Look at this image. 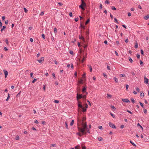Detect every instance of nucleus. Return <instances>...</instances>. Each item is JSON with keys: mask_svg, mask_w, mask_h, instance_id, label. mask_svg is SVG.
Segmentation results:
<instances>
[{"mask_svg": "<svg viewBox=\"0 0 149 149\" xmlns=\"http://www.w3.org/2000/svg\"><path fill=\"white\" fill-rule=\"evenodd\" d=\"M77 125L78 130L79 132L77 133V134L80 136H81L85 134V132L84 129H82L81 128V127H80L81 125H79L78 123H77Z\"/></svg>", "mask_w": 149, "mask_h": 149, "instance_id": "f257e3e1", "label": "nucleus"}, {"mask_svg": "<svg viewBox=\"0 0 149 149\" xmlns=\"http://www.w3.org/2000/svg\"><path fill=\"white\" fill-rule=\"evenodd\" d=\"M81 126L82 127H81V128L82 129H84L85 132V134H86L87 133L85 131L86 130L88 133H90L89 129L87 127V125L86 122H85V123H82L81 124Z\"/></svg>", "mask_w": 149, "mask_h": 149, "instance_id": "f03ea898", "label": "nucleus"}, {"mask_svg": "<svg viewBox=\"0 0 149 149\" xmlns=\"http://www.w3.org/2000/svg\"><path fill=\"white\" fill-rule=\"evenodd\" d=\"M81 3L79 6V8L82 10H85L84 7L86 6V4L84 0H81Z\"/></svg>", "mask_w": 149, "mask_h": 149, "instance_id": "7ed1b4c3", "label": "nucleus"}, {"mask_svg": "<svg viewBox=\"0 0 149 149\" xmlns=\"http://www.w3.org/2000/svg\"><path fill=\"white\" fill-rule=\"evenodd\" d=\"M79 38L80 39L82 40V41L83 42H84V43L85 42L87 44L88 43V42H87L86 40V41H85L84 38V37L82 36H80V35H79Z\"/></svg>", "mask_w": 149, "mask_h": 149, "instance_id": "20e7f679", "label": "nucleus"}, {"mask_svg": "<svg viewBox=\"0 0 149 149\" xmlns=\"http://www.w3.org/2000/svg\"><path fill=\"white\" fill-rule=\"evenodd\" d=\"M109 125L110 127H111L114 129H116V127L115 125H114L111 122H109Z\"/></svg>", "mask_w": 149, "mask_h": 149, "instance_id": "39448f33", "label": "nucleus"}, {"mask_svg": "<svg viewBox=\"0 0 149 149\" xmlns=\"http://www.w3.org/2000/svg\"><path fill=\"white\" fill-rule=\"evenodd\" d=\"M83 97V95L82 94H79L78 93H77V100H78L79 99L82 98Z\"/></svg>", "mask_w": 149, "mask_h": 149, "instance_id": "423d86ee", "label": "nucleus"}, {"mask_svg": "<svg viewBox=\"0 0 149 149\" xmlns=\"http://www.w3.org/2000/svg\"><path fill=\"white\" fill-rule=\"evenodd\" d=\"M87 52L86 53V54L85 56H84L83 57V58L82 60L81 61V63H83L85 60H86V58L87 57Z\"/></svg>", "mask_w": 149, "mask_h": 149, "instance_id": "0eeeda50", "label": "nucleus"}, {"mask_svg": "<svg viewBox=\"0 0 149 149\" xmlns=\"http://www.w3.org/2000/svg\"><path fill=\"white\" fill-rule=\"evenodd\" d=\"M78 106L79 108L82 109L83 108V106L82 105L81 102L79 101L78 103Z\"/></svg>", "mask_w": 149, "mask_h": 149, "instance_id": "6e6552de", "label": "nucleus"}, {"mask_svg": "<svg viewBox=\"0 0 149 149\" xmlns=\"http://www.w3.org/2000/svg\"><path fill=\"white\" fill-rule=\"evenodd\" d=\"M3 72H4V75H5V78H6L7 76L8 75V72L5 69H4L3 70Z\"/></svg>", "mask_w": 149, "mask_h": 149, "instance_id": "1a4fd4ad", "label": "nucleus"}, {"mask_svg": "<svg viewBox=\"0 0 149 149\" xmlns=\"http://www.w3.org/2000/svg\"><path fill=\"white\" fill-rule=\"evenodd\" d=\"M122 100L124 102H125L128 103H130V101L127 99H122Z\"/></svg>", "mask_w": 149, "mask_h": 149, "instance_id": "9d476101", "label": "nucleus"}, {"mask_svg": "<svg viewBox=\"0 0 149 149\" xmlns=\"http://www.w3.org/2000/svg\"><path fill=\"white\" fill-rule=\"evenodd\" d=\"M144 83L146 84H148L149 81L148 79L146 78L145 76L144 77Z\"/></svg>", "mask_w": 149, "mask_h": 149, "instance_id": "9b49d317", "label": "nucleus"}, {"mask_svg": "<svg viewBox=\"0 0 149 149\" xmlns=\"http://www.w3.org/2000/svg\"><path fill=\"white\" fill-rule=\"evenodd\" d=\"M44 58L43 57H41L40 60H38L37 61L39 63H42L44 60Z\"/></svg>", "mask_w": 149, "mask_h": 149, "instance_id": "f8f14e48", "label": "nucleus"}, {"mask_svg": "<svg viewBox=\"0 0 149 149\" xmlns=\"http://www.w3.org/2000/svg\"><path fill=\"white\" fill-rule=\"evenodd\" d=\"M86 85L85 86H83V88L82 89V92L83 93H84L86 92Z\"/></svg>", "mask_w": 149, "mask_h": 149, "instance_id": "ddd939ff", "label": "nucleus"}, {"mask_svg": "<svg viewBox=\"0 0 149 149\" xmlns=\"http://www.w3.org/2000/svg\"><path fill=\"white\" fill-rule=\"evenodd\" d=\"M88 67L89 68L90 72H92V69L91 66V65H88Z\"/></svg>", "mask_w": 149, "mask_h": 149, "instance_id": "4468645a", "label": "nucleus"}, {"mask_svg": "<svg viewBox=\"0 0 149 149\" xmlns=\"http://www.w3.org/2000/svg\"><path fill=\"white\" fill-rule=\"evenodd\" d=\"M82 44L84 45V49H87V47H88L87 44L85 45V44H84V42H83L82 43Z\"/></svg>", "mask_w": 149, "mask_h": 149, "instance_id": "2eb2a0df", "label": "nucleus"}, {"mask_svg": "<svg viewBox=\"0 0 149 149\" xmlns=\"http://www.w3.org/2000/svg\"><path fill=\"white\" fill-rule=\"evenodd\" d=\"M144 19L146 20H147L149 19V15H148L147 16H145L144 17Z\"/></svg>", "mask_w": 149, "mask_h": 149, "instance_id": "dca6fc26", "label": "nucleus"}, {"mask_svg": "<svg viewBox=\"0 0 149 149\" xmlns=\"http://www.w3.org/2000/svg\"><path fill=\"white\" fill-rule=\"evenodd\" d=\"M138 43L137 42H136L135 43V45L134 46L135 48H137L138 47Z\"/></svg>", "mask_w": 149, "mask_h": 149, "instance_id": "f3484780", "label": "nucleus"}, {"mask_svg": "<svg viewBox=\"0 0 149 149\" xmlns=\"http://www.w3.org/2000/svg\"><path fill=\"white\" fill-rule=\"evenodd\" d=\"M90 19H88L86 21V22H85V25H87V24H88L90 22Z\"/></svg>", "mask_w": 149, "mask_h": 149, "instance_id": "a211bd4d", "label": "nucleus"}, {"mask_svg": "<svg viewBox=\"0 0 149 149\" xmlns=\"http://www.w3.org/2000/svg\"><path fill=\"white\" fill-rule=\"evenodd\" d=\"M113 79L114 80V81L116 82V83L118 82V79L117 78L114 77L113 78Z\"/></svg>", "mask_w": 149, "mask_h": 149, "instance_id": "6ab92c4d", "label": "nucleus"}, {"mask_svg": "<svg viewBox=\"0 0 149 149\" xmlns=\"http://www.w3.org/2000/svg\"><path fill=\"white\" fill-rule=\"evenodd\" d=\"M128 59H129V61H130V62L131 63H132V62H133V60L130 57H128Z\"/></svg>", "mask_w": 149, "mask_h": 149, "instance_id": "aec40b11", "label": "nucleus"}, {"mask_svg": "<svg viewBox=\"0 0 149 149\" xmlns=\"http://www.w3.org/2000/svg\"><path fill=\"white\" fill-rule=\"evenodd\" d=\"M111 8L113 10H116V8L114 6H112L111 7Z\"/></svg>", "mask_w": 149, "mask_h": 149, "instance_id": "412c9836", "label": "nucleus"}, {"mask_svg": "<svg viewBox=\"0 0 149 149\" xmlns=\"http://www.w3.org/2000/svg\"><path fill=\"white\" fill-rule=\"evenodd\" d=\"M130 143L132 144V145L133 146H134L135 147H136V145L134 143H133V142H132L131 141H130Z\"/></svg>", "mask_w": 149, "mask_h": 149, "instance_id": "4be33fe9", "label": "nucleus"}, {"mask_svg": "<svg viewBox=\"0 0 149 149\" xmlns=\"http://www.w3.org/2000/svg\"><path fill=\"white\" fill-rule=\"evenodd\" d=\"M79 84H82L83 83V80L82 79H80L79 81Z\"/></svg>", "mask_w": 149, "mask_h": 149, "instance_id": "5701e85b", "label": "nucleus"}, {"mask_svg": "<svg viewBox=\"0 0 149 149\" xmlns=\"http://www.w3.org/2000/svg\"><path fill=\"white\" fill-rule=\"evenodd\" d=\"M78 122L82 124V120L81 119H79L78 118H77Z\"/></svg>", "mask_w": 149, "mask_h": 149, "instance_id": "b1692460", "label": "nucleus"}, {"mask_svg": "<svg viewBox=\"0 0 149 149\" xmlns=\"http://www.w3.org/2000/svg\"><path fill=\"white\" fill-rule=\"evenodd\" d=\"M82 111L83 112H85L86 111V108H84L83 107V108H82Z\"/></svg>", "mask_w": 149, "mask_h": 149, "instance_id": "393cba45", "label": "nucleus"}, {"mask_svg": "<svg viewBox=\"0 0 149 149\" xmlns=\"http://www.w3.org/2000/svg\"><path fill=\"white\" fill-rule=\"evenodd\" d=\"M75 149H81L80 147L79 146H76L75 147Z\"/></svg>", "mask_w": 149, "mask_h": 149, "instance_id": "a878e982", "label": "nucleus"}, {"mask_svg": "<svg viewBox=\"0 0 149 149\" xmlns=\"http://www.w3.org/2000/svg\"><path fill=\"white\" fill-rule=\"evenodd\" d=\"M107 98H109V97H110V98H111L112 97V95H109L108 94H107Z\"/></svg>", "mask_w": 149, "mask_h": 149, "instance_id": "bb28decb", "label": "nucleus"}, {"mask_svg": "<svg viewBox=\"0 0 149 149\" xmlns=\"http://www.w3.org/2000/svg\"><path fill=\"white\" fill-rule=\"evenodd\" d=\"M86 119V117H83L82 118V123H83V121H84V120H85Z\"/></svg>", "mask_w": 149, "mask_h": 149, "instance_id": "cd10ccee", "label": "nucleus"}, {"mask_svg": "<svg viewBox=\"0 0 149 149\" xmlns=\"http://www.w3.org/2000/svg\"><path fill=\"white\" fill-rule=\"evenodd\" d=\"M74 120H72L70 123V125L71 126L72 125H73V124H74Z\"/></svg>", "mask_w": 149, "mask_h": 149, "instance_id": "c85d7f7f", "label": "nucleus"}, {"mask_svg": "<svg viewBox=\"0 0 149 149\" xmlns=\"http://www.w3.org/2000/svg\"><path fill=\"white\" fill-rule=\"evenodd\" d=\"M80 27H82L84 29H85V26H83L82 25L81 22V24H80Z\"/></svg>", "mask_w": 149, "mask_h": 149, "instance_id": "c756f323", "label": "nucleus"}, {"mask_svg": "<svg viewBox=\"0 0 149 149\" xmlns=\"http://www.w3.org/2000/svg\"><path fill=\"white\" fill-rule=\"evenodd\" d=\"M114 21L115 22H116L117 24H118V22L116 18H114Z\"/></svg>", "mask_w": 149, "mask_h": 149, "instance_id": "7c9ffc66", "label": "nucleus"}, {"mask_svg": "<svg viewBox=\"0 0 149 149\" xmlns=\"http://www.w3.org/2000/svg\"><path fill=\"white\" fill-rule=\"evenodd\" d=\"M10 98V95H9V93H8L7 98V99H6V100L7 101H8Z\"/></svg>", "mask_w": 149, "mask_h": 149, "instance_id": "2f4dec72", "label": "nucleus"}, {"mask_svg": "<svg viewBox=\"0 0 149 149\" xmlns=\"http://www.w3.org/2000/svg\"><path fill=\"white\" fill-rule=\"evenodd\" d=\"M86 37L88 38L89 35V33L88 31H86Z\"/></svg>", "mask_w": 149, "mask_h": 149, "instance_id": "473e14b6", "label": "nucleus"}, {"mask_svg": "<svg viewBox=\"0 0 149 149\" xmlns=\"http://www.w3.org/2000/svg\"><path fill=\"white\" fill-rule=\"evenodd\" d=\"M65 127H66V128L67 129H68V124H67V122H65Z\"/></svg>", "mask_w": 149, "mask_h": 149, "instance_id": "72a5a7b5", "label": "nucleus"}, {"mask_svg": "<svg viewBox=\"0 0 149 149\" xmlns=\"http://www.w3.org/2000/svg\"><path fill=\"white\" fill-rule=\"evenodd\" d=\"M110 113L111 116L113 117V118H115V116L114 114H113L111 112H110Z\"/></svg>", "mask_w": 149, "mask_h": 149, "instance_id": "f704fd0d", "label": "nucleus"}, {"mask_svg": "<svg viewBox=\"0 0 149 149\" xmlns=\"http://www.w3.org/2000/svg\"><path fill=\"white\" fill-rule=\"evenodd\" d=\"M131 102L133 103H134L135 102V100H134V98H131Z\"/></svg>", "mask_w": 149, "mask_h": 149, "instance_id": "c9c22d12", "label": "nucleus"}, {"mask_svg": "<svg viewBox=\"0 0 149 149\" xmlns=\"http://www.w3.org/2000/svg\"><path fill=\"white\" fill-rule=\"evenodd\" d=\"M139 104L143 108H144V105L141 102H139Z\"/></svg>", "mask_w": 149, "mask_h": 149, "instance_id": "e433bc0d", "label": "nucleus"}, {"mask_svg": "<svg viewBox=\"0 0 149 149\" xmlns=\"http://www.w3.org/2000/svg\"><path fill=\"white\" fill-rule=\"evenodd\" d=\"M69 53L70 54H71L72 55H74L73 52L72 50H70V51Z\"/></svg>", "mask_w": 149, "mask_h": 149, "instance_id": "4c0bfd02", "label": "nucleus"}, {"mask_svg": "<svg viewBox=\"0 0 149 149\" xmlns=\"http://www.w3.org/2000/svg\"><path fill=\"white\" fill-rule=\"evenodd\" d=\"M140 95L141 96H143V97L144 96V93L143 92L141 93H140Z\"/></svg>", "mask_w": 149, "mask_h": 149, "instance_id": "58836bf2", "label": "nucleus"}, {"mask_svg": "<svg viewBox=\"0 0 149 149\" xmlns=\"http://www.w3.org/2000/svg\"><path fill=\"white\" fill-rule=\"evenodd\" d=\"M37 80V79H34L32 81V83L33 84Z\"/></svg>", "mask_w": 149, "mask_h": 149, "instance_id": "ea45409f", "label": "nucleus"}, {"mask_svg": "<svg viewBox=\"0 0 149 149\" xmlns=\"http://www.w3.org/2000/svg\"><path fill=\"white\" fill-rule=\"evenodd\" d=\"M54 31L55 33H57V29L56 28H55L54 29Z\"/></svg>", "mask_w": 149, "mask_h": 149, "instance_id": "a19ab883", "label": "nucleus"}, {"mask_svg": "<svg viewBox=\"0 0 149 149\" xmlns=\"http://www.w3.org/2000/svg\"><path fill=\"white\" fill-rule=\"evenodd\" d=\"M141 54L143 55V56L144 55V52H143V50L142 49H141Z\"/></svg>", "mask_w": 149, "mask_h": 149, "instance_id": "79ce46f5", "label": "nucleus"}, {"mask_svg": "<svg viewBox=\"0 0 149 149\" xmlns=\"http://www.w3.org/2000/svg\"><path fill=\"white\" fill-rule=\"evenodd\" d=\"M19 137L17 135L16 136V137L15 138V139L16 140H18L19 139Z\"/></svg>", "mask_w": 149, "mask_h": 149, "instance_id": "37998d69", "label": "nucleus"}, {"mask_svg": "<svg viewBox=\"0 0 149 149\" xmlns=\"http://www.w3.org/2000/svg\"><path fill=\"white\" fill-rule=\"evenodd\" d=\"M42 37L43 38V39H45V37L44 34H42Z\"/></svg>", "mask_w": 149, "mask_h": 149, "instance_id": "c03bdc74", "label": "nucleus"}, {"mask_svg": "<svg viewBox=\"0 0 149 149\" xmlns=\"http://www.w3.org/2000/svg\"><path fill=\"white\" fill-rule=\"evenodd\" d=\"M137 126H139V127H140L142 129V130H143V128L142 127L141 125H140V124H139V123H138V124H137Z\"/></svg>", "mask_w": 149, "mask_h": 149, "instance_id": "a18cd8bd", "label": "nucleus"}, {"mask_svg": "<svg viewBox=\"0 0 149 149\" xmlns=\"http://www.w3.org/2000/svg\"><path fill=\"white\" fill-rule=\"evenodd\" d=\"M24 10L25 12L26 13L28 12V10L26 8L24 7Z\"/></svg>", "mask_w": 149, "mask_h": 149, "instance_id": "49530a36", "label": "nucleus"}, {"mask_svg": "<svg viewBox=\"0 0 149 149\" xmlns=\"http://www.w3.org/2000/svg\"><path fill=\"white\" fill-rule=\"evenodd\" d=\"M86 74L84 73L82 75V77L83 78H85L86 77Z\"/></svg>", "mask_w": 149, "mask_h": 149, "instance_id": "de8ad7c7", "label": "nucleus"}, {"mask_svg": "<svg viewBox=\"0 0 149 149\" xmlns=\"http://www.w3.org/2000/svg\"><path fill=\"white\" fill-rule=\"evenodd\" d=\"M140 55L139 54H137L136 55V57L138 59H139L140 58Z\"/></svg>", "mask_w": 149, "mask_h": 149, "instance_id": "09e8293b", "label": "nucleus"}, {"mask_svg": "<svg viewBox=\"0 0 149 149\" xmlns=\"http://www.w3.org/2000/svg\"><path fill=\"white\" fill-rule=\"evenodd\" d=\"M21 92V91L19 92V93L17 94L16 96L17 97H19L20 94Z\"/></svg>", "mask_w": 149, "mask_h": 149, "instance_id": "8fccbe9b", "label": "nucleus"}, {"mask_svg": "<svg viewBox=\"0 0 149 149\" xmlns=\"http://www.w3.org/2000/svg\"><path fill=\"white\" fill-rule=\"evenodd\" d=\"M98 140L100 141H102V140L103 139L102 137H100L98 138Z\"/></svg>", "mask_w": 149, "mask_h": 149, "instance_id": "3c124183", "label": "nucleus"}, {"mask_svg": "<svg viewBox=\"0 0 149 149\" xmlns=\"http://www.w3.org/2000/svg\"><path fill=\"white\" fill-rule=\"evenodd\" d=\"M50 146L55 147L56 146V145L54 144H52Z\"/></svg>", "mask_w": 149, "mask_h": 149, "instance_id": "603ef678", "label": "nucleus"}, {"mask_svg": "<svg viewBox=\"0 0 149 149\" xmlns=\"http://www.w3.org/2000/svg\"><path fill=\"white\" fill-rule=\"evenodd\" d=\"M120 77H125V75L124 74H120L119 75Z\"/></svg>", "mask_w": 149, "mask_h": 149, "instance_id": "864d4df0", "label": "nucleus"}, {"mask_svg": "<svg viewBox=\"0 0 149 149\" xmlns=\"http://www.w3.org/2000/svg\"><path fill=\"white\" fill-rule=\"evenodd\" d=\"M110 107L112 109H116V108L115 107H114L113 106H112V105H111V106H110Z\"/></svg>", "mask_w": 149, "mask_h": 149, "instance_id": "5fc2aeb1", "label": "nucleus"}, {"mask_svg": "<svg viewBox=\"0 0 149 149\" xmlns=\"http://www.w3.org/2000/svg\"><path fill=\"white\" fill-rule=\"evenodd\" d=\"M136 90L137 92H139L140 90L138 87H136Z\"/></svg>", "mask_w": 149, "mask_h": 149, "instance_id": "6e6d98bb", "label": "nucleus"}, {"mask_svg": "<svg viewBox=\"0 0 149 149\" xmlns=\"http://www.w3.org/2000/svg\"><path fill=\"white\" fill-rule=\"evenodd\" d=\"M6 42L7 45H8V44L9 42H8L7 39H6Z\"/></svg>", "mask_w": 149, "mask_h": 149, "instance_id": "4d7b16f0", "label": "nucleus"}, {"mask_svg": "<svg viewBox=\"0 0 149 149\" xmlns=\"http://www.w3.org/2000/svg\"><path fill=\"white\" fill-rule=\"evenodd\" d=\"M127 90H128V88L129 87V85L127 84H126L125 86Z\"/></svg>", "mask_w": 149, "mask_h": 149, "instance_id": "13d9d810", "label": "nucleus"}, {"mask_svg": "<svg viewBox=\"0 0 149 149\" xmlns=\"http://www.w3.org/2000/svg\"><path fill=\"white\" fill-rule=\"evenodd\" d=\"M110 3L109 1L108 0H106L105 1V3L107 4H109Z\"/></svg>", "mask_w": 149, "mask_h": 149, "instance_id": "bf43d9fd", "label": "nucleus"}, {"mask_svg": "<svg viewBox=\"0 0 149 149\" xmlns=\"http://www.w3.org/2000/svg\"><path fill=\"white\" fill-rule=\"evenodd\" d=\"M103 76L106 78L107 77V76L106 75V74L105 73H103Z\"/></svg>", "mask_w": 149, "mask_h": 149, "instance_id": "052dcab7", "label": "nucleus"}, {"mask_svg": "<svg viewBox=\"0 0 149 149\" xmlns=\"http://www.w3.org/2000/svg\"><path fill=\"white\" fill-rule=\"evenodd\" d=\"M8 20H6L5 21V24H7L8 23Z\"/></svg>", "mask_w": 149, "mask_h": 149, "instance_id": "680f3d73", "label": "nucleus"}, {"mask_svg": "<svg viewBox=\"0 0 149 149\" xmlns=\"http://www.w3.org/2000/svg\"><path fill=\"white\" fill-rule=\"evenodd\" d=\"M100 9H102V4H100Z\"/></svg>", "mask_w": 149, "mask_h": 149, "instance_id": "e2e57ef3", "label": "nucleus"}, {"mask_svg": "<svg viewBox=\"0 0 149 149\" xmlns=\"http://www.w3.org/2000/svg\"><path fill=\"white\" fill-rule=\"evenodd\" d=\"M44 14V12H42L40 14V15L41 16H43Z\"/></svg>", "mask_w": 149, "mask_h": 149, "instance_id": "0e129e2a", "label": "nucleus"}, {"mask_svg": "<svg viewBox=\"0 0 149 149\" xmlns=\"http://www.w3.org/2000/svg\"><path fill=\"white\" fill-rule=\"evenodd\" d=\"M143 111L146 114L147 113V111L146 109H143Z\"/></svg>", "mask_w": 149, "mask_h": 149, "instance_id": "69168bd1", "label": "nucleus"}, {"mask_svg": "<svg viewBox=\"0 0 149 149\" xmlns=\"http://www.w3.org/2000/svg\"><path fill=\"white\" fill-rule=\"evenodd\" d=\"M54 102L56 103H58L59 102L58 100H55Z\"/></svg>", "mask_w": 149, "mask_h": 149, "instance_id": "338daca9", "label": "nucleus"}, {"mask_svg": "<svg viewBox=\"0 0 149 149\" xmlns=\"http://www.w3.org/2000/svg\"><path fill=\"white\" fill-rule=\"evenodd\" d=\"M82 149H86V148L85 146H82Z\"/></svg>", "mask_w": 149, "mask_h": 149, "instance_id": "774afa93", "label": "nucleus"}]
</instances>
